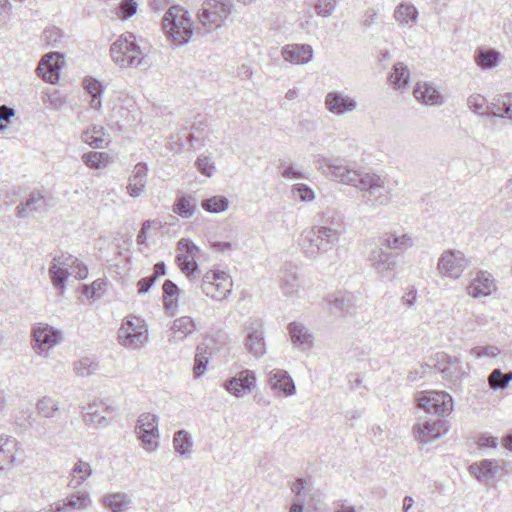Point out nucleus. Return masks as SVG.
I'll return each mask as SVG.
<instances>
[{
	"label": "nucleus",
	"instance_id": "39",
	"mask_svg": "<svg viewBox=\"0 0 512 512\" xmlns=\"http://www.w3.org/2000/svg\"><path fill=\"white\" fill-rule=\"evenodd\" d=\"M162 288L164 307L171 315H174L178 305L180 289L172 280L169 279L164 281Z\"/></svg>",
	"mask_w": 512,
	"mask_h": 512
},
{
	"label": "nucleus",
	"instance_id": "18",
	"mask_svg": "<svg viewBox=\"0 0 512 512\" xmlns=\"http://www.w3.org/2000/svg\"><path fill=\"white\" fill-rule=\"evenodd\" d=\"M268 384L277 396L289 397L296 393V386L286 370L273 369L268 373Z\"/></svg>",
	"mask_w": 512,
	"mask_h": 512
},
{
	"label": "nucleus",
	"instance_id": "20",
	"mask_svg": "<svg viewBox=\"0 0 512 512\" xmlns=\"http://www.w3.org/2000/svg\"><path fill=\"white\" fill-rule=\"evenodd\" d=\"M496 290L495 281L491 274L479 271L467 287V292L473 298L486 297Z\"/></svg>",
	"mask_w": 512,
	"mask_h": 512
},
{
	"label": "nucleus",
	"instance_id": "19",
	"mask_svg": "<svg viewBox=\"0 0 512 512\" xmlns=\"http://www.w3.org/2000/svg\"><path fill=\"white\" fill-rule=\"evenodd\" d=\"M397 257V254L385 251L380 245L371 251L369 261L377 273L385 276L397 267Z\"/></svg>",
	"mask_w": 512,
	"mask_h": 512
},
{
	"label": "nucleus",
	"instance_id": "37",
	"mask_svg": "<svg viewBox=\"0 0 512 512\" xmlns=\"http://www.w3.org/2000/svg\"><path fill=\"white\" fill-rule=\"evenodd\" d=\"M501 54L495 49L478 48L474 54L475 63L483 70L496 67L500 61Z\"/></svg>",
	"mask_w": 512,
	"mask_h": 512
},
{
	"label": "nucleus",
	"instance_id": "45",
	"mask_svg": "<svg viewBox=\"0 0 512 512\" xmlns=\"http://www.w3.org/2000/svg\"><path fill=\"white\" fill-rule=\"evenodd\" d=\"M36 410L41 417L53 418L59 411V402L50 396H43L37 401Z\"/></svg>",
	"mask_w": 512,
	"mask_h": 512
},
{
	"label": "nucleus",
	"instance_id": "1",
	"mask_svg": "<svg viewBox=\"0 0 512 512\" xmlns=\"http://www.w3.org/2000/svg\"><path fill=\"white\" fill-rule=\"evenodd\" d=\"M315 164L325 177L363 192L366 202L373 208L385 206L392 200V187L386 177L355 169L340 157L319 156Z\"/></svg>",
	"mask_w": 512,
	"mask_h": 512
},
{
	"label": "nucleus",
	"instance_id": "29",
	"mask_svg": "<svg viewBox=\"0 0 512 512\" xmlns=\"http://www.w3.org/2000/svg\"><path fill=\"white\" fill-rule=\"evenodd\" d=\"M441 361H446V366L440 367V373L449 382L455 384L466 375L461 360L456 356L442 355Z\"/></svg>",
	"mask_w": 512,
	"mask_h": 512
},
{
	"label": "nucleus",
	"instance_id": "57",
	"mask_svg": "<svg viewBox=\"0 0 512 512\" xmlns=\"http://www.w3.org/2000/svg\"><path fill=\"white\" fill-rule=\"evenodd\" d=\"M196 166L198 170L205 176L211 177L214 173L215 166L214 163L208 156L200 155L197 158Z\"/></svg>",
	"mask_w": 512,
	"mask_h": 512
},
{
	"label": "nucleus",
	"instance_id": "5",
	"mask_svg": "<svg viewBox=\"0 0 512 512\" xmlns=\"http://www.w3.org/2000/svg\"><path fill=\"white\" fill-rule=\"evenodd\" d=\"M118 340L127 348L140 349L148 341V328L139 317L125 319L118 330Z\"/></svg>",
	"mask_w": 512,
	"mask_h": 512
},
{
	"label": "nucleus",
	"instance_id": "44",
	"mask_svg": "<svg viewBox=\"0 0 512 512\" xmlns=\"http://www.w3.org/2000/svg\"><path fill=\"white\" fill-rule=\"evenodd\" d=\"M130 502L129 496L121 492L106 494L103 497V504L110 508L112 512H123Z\"/></svg>",
	"mask_w": 512,
	"mask_h": 512
},
{
	"label": "nucleus",
	"instance_id": "23",
	"mask_svg": "<svg viewBox=\"0 0 512 512\" xmlns=\"http://www.w3.org/2000/svg\"><path fill=\"white\" fill-rule=\"evenodd\" d=\"M414 97L426 105H442L444 96L430 82H419L413 90Z\"/></svg>",
	"mask_w": 512,
	"mask_h": 512
},
{
	"label": "nucleus",
	"instance_id": "14",
	"mask_svg": "<svg viewBox=\"0 0 512 512\" xmlns=\"http://www.w3.org/2000/svg\"><path fill=\"white\" fill-rule=\"evenodd\" d=\"M326 110L336 116H342L356 110L358 104L354 97L342 91H330L324 99Z\"/></svg>",
	"mask_w": 512,
	"mask_h": 512
},
{
	"label": "nucleus",
	"instance_id": "38",
	"mask_svg": "<svg viewBox=\"0 0 512 512\" xmlns=\"http://www.w3.org/2000/svg\"><path fill=\"white\" fill-rule=\"evenodd\" d=\"M81 139L92 148H104L107 145L105 129L98 125H92L84 130Z\"/></svg>",
	"mask_w": 512,
	"mask_h": 512
},
{
	"label": "nucleus",
	"instance_id": "35",
	"mask_svg": "<svg viewBox=\"0 0 512 512\" xmlns=\"http://www.w3.org/2000/svg\"><path fill=\"white\" fill-rule=\"evenodd\" d=\"M45 199L40 192H32L25 202H21L17 207V216L26 217L31 212H42L45 210Z\"/></svg>",
	"mask_w": 512,
	"mask_h": 512
},
{
	"label": "nucleus",
	"instance_id": "21",
	"mask_svg": "<svg viewBox=\"0 0 512 512\" xmlns=\"http://www.w3.org/2000/svg\"><path fill=\"white\" fill-rule=\"evenodd\" d=\"M148 167L144 162H139L135 165L132 175L128 179L127 193L133 197H140L146 187Z\"/></svg>",
	"mask_w": 512,
	"mask_h": 512
},
{
	"label": "nucleus",
	"instance_id": "58",
	"mask_svg": "<svg viewBox=\"0 0 512 512\" xmlns=\"http://www.w3.org/2000/svg\"><path fill=\"white\" fill-rule=\"evenodd\" d=\"M499 349L495 346H476L470 350V354L476 358H493L499 354Z\"/></svg>",
	"mask_w": 512,
	"mask_h": 512
},
{
	"label": "nucleus",
	"instance_id": "8",
	"mask_svg": "<svg viewBox=\"0 0 512 512\" xmlns=\"http://www.w3.org/2000/svg\"><path fill=\"white\" fill-rule=\"evenodd\" d=\"M159 417L155 414L144 412L139 415L136 424V433L142 443V447L153 452L159 446L160 433L158 429Z\"/></svg>",
	"mask_w": 512,
	"mask_h": 512
},
{
	"label": "nucleus",
	"instance_id": "27",
	"mask_svg": "<svg viewBox=\"0 0 512 512\" xmlns=\"http://www.w3.org/2000/svg\"><path fill=\"white\" fill-rule=\"evenodd\" d=\"M18 452V441L14 437L0 435V470L12 465Z\"/></svg>",
	"mask_w": 512,
	"mask_h": 512
},
{
	"label": "nucleus",
	"instance_id": "7",
	"mask_svg": "<svg viewBox=\"0 0 512 512\" xmlns=\"http://www.w3.org/2000/svg\"><path fill=\"white\" fill-rule=\"evenodd\" d=\"M233 282L230 275L224 271H208L202 277V292L217 301L227 299L232 291Z\"/></svg>",
	"mask_w": 512,
	"mask_h": 512
},
{
	"label": "nucleus",
	"instance_id": "52",
	"mask_svg": "<svg viewBox=\"0 0 512 512\" xmlns=\"http://www.w3.org/2000/svg\"><path fill=\"white\" fill-rule=\"evenodd\" d=\"M63 37V31L55 26L46 28L43 32V40L45 41L46 45L51 48L59 47V43Z\"/></svg>",
	"mask_w": 512,
	"mask_h": 512
},
{
	"label": "nucleus",
	"instance_id": "43",
	"mask_svg": "<svg viewBox=\"0 0 512 512\" xmlns=\"http://www.w3.org/2000/svg\"><path fill=\"white\" fill-rule=\"evenodd\" d=\"M92 474L91 465L83 460H78L72 468V479L69 486L76 488L83 484Z\"/></svg>",
	"mask_w": 512,
	"mask_h": 512
},
{
	"label": "nucleus",
	"instance_id": "17",
	"mask_svg": "<svg viewBox=\"0 0 512 512\" xmlns=\"http://www.w3.org/2000/svg\"><path fill=\"white\" fill-rule=\"evenodd\" d=\"M62 64L63 54L50 52L42 57L36 71L44 81L56 84L60 79Z\"/></svg>",
	"mask_w": 512,
	"mask_h": 512
},
{
	"label": "nucleus",
	"instance_id": "30",
	"mask_svg": "<svg viewBox=\"0 0 512 512\" xmlns=\"http://www.w3.org/2000/svg\"><path fill=\"white\" fill-rule=\"evenodd\" d=\"M196 329L194 320L189 316H183L174 320L172 325V334L169 338L170 342L177 343L183 341L191 335Z\"/></svg>",
	"mask_w": 512,
	"mask_h": 512
},
{
	"label": "nucleus",
	"instance_id": "2",
	"mask_svg": "<svg viewBox=\"0 0 512 512\" xmlns=\"http://www.w3.org/2000/svg\"><path fill=\"white\" fill-rule=\"evenodd\" d=\"M344 231L343 220L336 212L324 213L320 224L305 229L298 244L306 258L316 260L336 247Z\"/></svg>",
	"mask_w": 512,
	"mask_h": 512
},
{
	"label": "nucleus",
	"instance_id": "34",
	"mask_svg": "<svg viewBox=\"0 0 512 512\" xmlns=\"http://www.w3.org/2000/svg\"><path fill=\"white\" fill-rule=\"evenodd\" d=\"M414 244L413 238L410 234H396L385 233L380 238V245L391 250H405L412 247Z\"/></svg>",
	"mask_w": 512,
	"mask_h": 512
},
{
	"label": "nucleus",
	"instance_id": "41",
	"mask_svg": "<svg viewBox=\"0 0 512 512\" xmlns=\"http://www.w3.org/2000/svg\"><path fill=\"white\" fill-rule=\"evenodd\" d=\"M388 80L396 89L405 88L410 80L408 67L402 62L395 63L389 73Z\"/></svg>",
	"mask_w": 512,
	"mask_h": 512
},
{
	"label": "nucleus",
	"instance_id": "49",
	"mask_svg": "<svg viewBox=\"0 0 512 512\" xmlns=\"http://www.w3.org/2000/svg\"><path fill=\"white\" fill-rule=\"evenodd\" d=\"M229 200L225 196H213L202 201V208L210 213H221L229 208Z\"/></svg>",
	"mask_w": 512,
	"mask_h": 512
},
{
	"label": "nucleus",
	"instance_id": "55",
	"mask_svg": "<svg viewBox=\"0 0 512 512\" xmlns=\"http://www.w3.org/2000/svg\"><path fill=\"white\" fill-rule=\"evenodd\" d=\"M137 8L135 0H122L118 7V13L122 19H128L137 13Z\"/></svg>",
	"mask_w": 512,
	"mask_h": 512
},
{
	"label": "nucleus",
	"instance_id": "62",
	"mask_svg": "<svg viewBox=\"0 0 512 512\" xmlns=\"http://www.w3.org/2000/svg\"><path fill=\"white\" fill-rule=\"evenodd\" d=\"M14 115L15 111L13 108L6 105L0 106V131H3L6 128V125L3 122L9 121Z\"/></svg>",
	"mask_w": 512,
	"mask_h": 512
},
{
	"label": "nucleus",
	"instance_id": "47",
	"mask_svg": "<svg viewBox=\"0 0 512 512\" xmlns=\"http://www.w3.org/2000/svg\"><path fill=\"white\" fill-rule=\"evenodd\" d=\"M173 210L183 218H190L196 210L195 199L192 196L181 195L177 198Z\"/></svg>",
	"mask_w": 512,
	"mask_h": 512
},
{
	"label": "nucleus",
	"instance_id": "54",
	"mask_svg": "<svg viewBox=\"0 0 512 512\" xmlns=\"http://www.w3.org/2000/svg\"><path fill=\"white\" fill-rule=\"evenodd\" d=\"M82 84L85 91L93 98H95V96H102L104 93L103 84L93 77L84 78Z\"/></svg>",
	"mask_w": 512,
	"mask_h": 512
},
{
	"label": "nucleus",
	"instance_id": "15",
	"mask_svg": "<svg viewBox=\"0 0 512 512\" xmlns=\"http://www.w3.org/2000/svg\"><path fill=\"white\" fill-rule=\"evenodd\" d=\"M255 386L256 375L249 369L240 371L235 376L227 379L224 383L225 389L238 398L250 393Z\"/></svg>",
	"mask_w": 512,
	"mask_h": 512
},
{
	"label": "nucleus",
	"instance_id": "4",
	"mask_svg": "<svg viewBox=\"0 0 512 512\" xmlns=\"http://www.w3.org/2000/svg\"><path fill=\"white\" fill-rule=\"evenodd\" d=\"M113 61L121 68L138 67L144 55L136 43L133 33L122 34L110 47Z\"/></svg>",
	"mask_w": 512,
	"mask_h": 512
},
{
	"label": "nucleus",
	"instance_id": "59",
	"mask_svg": "<svg viewBox=\"0 0 512 512\" xmlns=\"http://www.w3.org/2000/svg\"><path fill=\"white\" fill-rule=\"evenodd\" d=\"M208 364V357L203 353V348L198 346L195 355L194 373L196 376H201Z\"/></svg>",
	"mask_w": 512,
	"mask_h": 512
},
{
	"label": "nucleus",
	"instance_id": "33",
	"mask_svg": "<svg viewBox=\"0 0 512 512\" xmlns=\"http://www.w3.org/2000/svg\"><path fill=\"white\" fill-rule=\"evenodd\" d=\"M105 410V404L102 402H92L83 407V421L87 425L106 426L108 424L107 418L102 415Z\"/></svg>",
	"mask_w": 512,
	"mask_h": 512
},
{
	"label": "nucleus",
	"instance_id": "46",
	"mask_svg": "<svg viewBox=\"0 0 512 512\" xmlns=\"http://www.w3.org/2000/svg\"><path fill=\"white\" fill-rule=\"evenodd\" d=\"M70 272L67 268L59 266L57 263H52L49 267V275L53 286L63 293L66 287V281L70 276Z\"/></svg>",
	"mask_w": 512,
	"mask_h": 512
},
{
	"label": "nucleus",
	"instance_id": "51",
	"mask_svg": "<svg viewBox=\"0 0 512 512\" xmlns=\"http://www.w3.org/2000/svg\"><path fill=\"white\" fill-rule=\"evenodd\" d=\"M467 107L476 115L489 116V109L486 98L480 94H471L467 98Z\"/></svg>",
	"mask_w": 512,
	"mask_h": 512
},
{
	"label": "nucleus",
	"instance_id": "48",
	"mask_svg": "<svg viewBox=\"0 0 512 512\" xmlns=\"http://www.w3.org/2000/svg\"><path fill=\"white\" fill-rule=\"evenodd\" d=\"M99 369V363L90 357H83L74 363V372L77 376L88 377Z\"/></svg>",
	"mask_w": 512,
	"mask_h": 512
},
{
	"label": "nucleus",
	"instance_id": "63",
	"mask_svg": "<svg viewBox=\"0 0 512 512\" xmlns=\"http://www.w3.org/2000/svg\"><path fill=\"white\" fill-rule=\"evenodd\" d=\"M34 418L31 411L23 412L21 416L16 417L15 423L19 427L28 428L32 426Z\"/></svg>",
	"mask_w": 512,
	"mask_h": 512
},
{
	"label": "nucleus",
	"instance_id": "10",
	"mask_svg": "<svg viewBox=\"0 0 512 512\" xmlns=\"http://www.w3.org/2000/svg\"><path fill=\"white\" fill-rule=\"evenodd\" d=\"M207 133L208 129L204 121L196 119L190 129L184 128L180 131L177 140L171 143V149L175 152H181L185 147L186 141L189 149L197 150L204 145Z\"/></svg>",
	"mask_w": 512,
	"mask_h": 512
},
{
	"label": "nucleus",
	"instance_id": "60",
	"mask_svg": "<svg viewBox=\"0 0 512 512\" xmlns=\"http://www.w3.org/2000/svg\"><path fill=\"white\" fill-rule=\"evenodd\" d=\"M105 285H106L105 282L98 279V280L94 281L91 286H86L84 293L86 294V296L88 298H93V299L100 298L102 293L104 292Z\"/></svg>",
	"mask_w": 512,
	"mask_h": 512
},
{
	"label": "nucleus",
	"instance_id": "32",
	"mask_svg": "<svg viewBox=\"0 0 512 512\" xmlns=\"http://www.w3.org/2000/svg\"><path fill=\"white\" fill-rule=\"evenodd\" d=\"M489 116L512 120V94L494 98L488 103Z\"/></svg>",
	"mask_w": 512,
	"mask_h": 512
},
{
	"label": "nucleus",
	"instance_id": "36",
	"mask_svg": "<svg viewBox=\"0 0 512 512\" xmlns=\"http://www.w3.org/2000/svg\"><path fill=\"white\" fill-rule=\"evenodd\" d=\"M469 470L479 481L489 482L497 472L496 461L485 459L470 465Z\"/></svg>",
	"mask_w": 512,
	"mask_h": 512
},
{
	"label": "nucleus",
	"instance_id": "31",
	"mask_svg": "<svg viewBox=\"0 0 512 512\" xmlns=\"http://www.w3.org/2000/svg\"><path fill=\"white\" fill-rule=\"evenodd\" d=\"M245 348L256 358H261L265 355L266 346L262 327L248 332L245 340Z\"/></svg>",
	"mask_w": 512,
	"mask_h": 512
},
{
	"label": "nucleus",
	"instance_id": "16",
	"mask_svg": "<svg viewBox=\"0 0 512 512\" xmlns=\"http://www.w3.org/2000/svg\"><path fill=\"white\" fill-rule=\"evenodd\" d=\"M447 431V422L442 419L428 420L413 426V433L416 435L418 442L422 445L438 439Z\"/></svg>",
	"mask_w": 512,
	"mask_h": 512
},
{
	"label": "nucleus",
	"instance_id": "50",
	"mask_svg": "<svg viewBox=\"0 0 512 512\" xmlns=\"http://www.w3.org/2000/svg\"><path fill=\"white\" fill-rule=\"evenodd\" d=\"M418 12L413 5L400 4L395 12L394 17L400 24L405 25L410 22H416Z\"/></svg>",
	"mask_w": 512,
	"mask_h": 512
},
{
	"label": "nucleus",
	"instance_id": "24",
	"mask_svg": "<svg viewBox=\"0 0 512 512\" xmlns=\"http://www.w3.org/2000/svg\"><path fill=\"white\" fill-rule=\"evenodd\" d=\"M332 313L338 316H345L355 306L356 297L351 292H338L327 298Z\"/></svg>",
	"mask_w": 512,
	"mask_h": 512
},
{
	"label": "nucleus",
	"instance_id": "42",
	"mask_svg": "<svg viewBox=\"0 0 512 512\" xmlns=\"http://www.w3.org/2000/svg\"><path fill=\"white\" fill-rule=\"evenodd\" d=\"M83 163L91 169H100L113 162V157L105 152L90 151L81 157Z\"/></svg>",
	"mask_w": 512,
	"mask_h": 512
},
{
	"label": "nucleus",
	"instance_id": "28",
	"mask_svg": "<svg viewBox=\"0 0 512 512\" xmlns=\"http://www.w3.org/2000/svg\"><path fill=\"white\" fill-rule=\"evenodd\" d=\"M297 270V266L289 263L284 265L281 272L280 287L287 296L297 293L301 286Z\"/></svg>",
	"mask_w": 512,
	"mask_h": 512
},
{
	"label": "nucleus",
	"instance_id": "26",
	"mask_svg": "<svg viewBox=\"0 0 512 512\" xmlns=\"http://www.w3.org/2000/svg\"><path fill=\"white\" fill-rule=\"evenodd\" d=\"M58 512L71 510L82 511L91 506L92 500L86 491H76L69 494L62 503L58 502Z\"/></svg>",
	"mask_w": 512,
	"mask_h": 512
},
{
	"label": "nucleus",
	"instance_id": "64",
	"mask_svg": "<svg viewBox=\"0 0 512 512\" xmlns=\"http://www.w3.org/2000/svg\"><path fill=\"white\" fill-rule=\"evenodd\" d=\"M282 176L285 178H293V179H307L308 176L299 170H296L293 165L288 166L282 172Z\"/></svg>",
	"mask_w": 512,
	"mask_h": 512
},
{
	"label": "nucleus",
	"instance_id": "61",
	"mask_svg": "<svg viewBox=\"0 0 512 512\" xmlns=\"http://www.w3.org/2000/svg\"><path fill=\"white\" fill-rule=\"evenodd\" d=\"M155 282H156L155 277L148 276V277L141 278L137 283L138 294L142 295V294L147 293L151 289V287L155 284Z\"/></svg>",
	"mask_w": 512,
	"mask_h": 512
},
{
	"label": "nucleus",
	"instance_id": "53",
	"mask_svg": "<svg viewBox=\"0 0 512 512\" xmlns=\"http://www.w3.org/2000/svg\"><path fill=\"white\" fill-rule=\"evenodd\" d=\"M291 192L295 199L302 202H310L315 198L313 190L306 184H295Z\"/></svg>",
	"mask_w": 512,
	"mask_h": 512
},
{
	"label": "nucleus",
	"instance_id": "9",
	"mask_svg": "<svg viewBox=\"0 0 512 512\" xmlns=\"http://www.w3.org/2000/svg\"><path fill=\"white\" fill-rule=\"evenodd\" d=\"M417 403L427 413L438 416L449 415L453 410L452 397L443 391L419 392Z\"/></svg>",
	"mask_w": 512,
	"mask_h": 512
},
{
	"label": "nucleus",
	"instance_id": "6",
	"mask_svg": "<svg viewBox=\"0 0 512 512\" xmlns=\"http://www.w3.org/2000/svg\"><path fill=\"white\" fill-rule=\"evenodd\" d=\"M232 13V4L206 0L198 11L200 24L209 32L220 28Z\"/></svg>",
	"mask_w": 512,
	"mask_h": 512
},
{
	"label": "nucleus",
	"instance_id": "22",
	"mask_svg": "<svg viewBox=\"0 0 512 512\" xmlns=\"http://www.w3.org/2000/svg\"><path fill=\"white\" fill-rule=\"evenodd\" d=\"M282 56L292 64H306L312 60L313 49L308 44H288L282 48Z\"/></svg>",
	"mask_w": 512,
	"mask_h": 512
},
{
	"label": "nucleus",
	"instance_id": "40",
	"mask_svg": "<svg viewBox=\"0 0 512 512\" xmlns=\"http://www.w3.org/2000/svg\"><path fill=\"white\" fill-rule=\"evenodd\" d=\"M175 452L183 458H190L192 454L193 441L191 435L185 430L175 432L173 437Z\"/></svg>",
	"mask_w": 512,
	"mask_h": 512
},
{
	"label": "nucleus",
	"instance_id": "12",
	"mask_svg": "<svg viewBox=\"0 0 512 512\" xmlns=\"http://www.w3.org/2000/svg\"><path fill=\"white\" fill-rule=\"evenodd\" d=\"M177 251L176 263L181 272L190 278L198 270L196 256L200 249L192 240L181 238L177 243Z\"/></svg>",
	"mask_w": 512,
	"mask_h": 512
},
{
	"label": "nucleus",
	"instance_id": "11",
	"mask_svg": "<svg viewBox=\"0 0 512 512\" xmlns=\"http://www.w3.org/2000/svg\"><path fill=\"white\" fill-rule=\"evenodd\" d=\"M469 264L464 253L459 250H447L439 258L437 269L443 276L458 279Z\"/></svg>",
	"mask_w": 512,
	"mask_h": 512
},
{
	"label": "nucleus",
	"instance_id": "56",
	"mask_svg": "<svg viewBox=\"0 0 512 512\" xmlns=\"http://www.w3.org/2000/svg\"><path fill=\"white\" fill-rule=\"evenodd\" d=\"M336 7V0H318L315 4V12L318 16H330Z\"/></svg>",
	"mask_w": 512,
	"mask_h": 512
},
{
	"label": "nucleus",
	"instance_id": "25",
	"mask_svg": "<svg viewBox=\"0 0 512 512\" xmlns=\"http://www.w3.org/2000/svg\"><path fill=\"white\" fill-rule=\"evenodd\" d=\"M292 344L301 350L309 349L312 346L313 336L309 329L299 322H291L287 326Z\"/></svg>",
	"mask_w": 512,
	"mask_h": 512
},
{
	"label": "nucleus",
	"instance_id": "13",
	"mask_svg": "<svg viewBox=\"0 0 512 512\" xmlns=\"http://www.w3.org/2000/svg\"><path fill=\"white\" fill-rule=\"evenodd\" d=\"M32 336V347L39 354L47 353L51 347L61 341V332L46 324L34 326Z\"/></svg>",
	"mask_w": 512,
	"mask_h": 512
},
{
	"label": "nucleus",
	"instance_id": "3",
	"mask_svg": "<svg viewBox=\"0 0 512 512\" xmlns=\"http://www.w3.org/2000/svg\"><path fill=\"white\" fill-rule=\"evenodd\" d=\"M162 25L175 46L186 45L194 32L189 12L179 5L171 6L165 12Z\"/></svg>",
	"mask_w": 512,
	"mask_h": 512
}]
</instances>
